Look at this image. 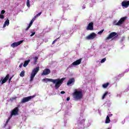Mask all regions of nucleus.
Wrapping results in <instances>:
<instances>
[{"instance_id": "33", "label": "nucleus", "mask_w": 129, "mask_h": 129, "mask_svg": "<svg viewBox=\"0 0 129 129\" xmlns=\"http://www.w3.org/2000/svg\"><path fill=\"white\" fill-rule=\"evenodd\" d=\"M5 13H6V11H5V10H2L1 11L2 15H4V14H5Z\"/></svg>"}, {"instance_id": "32", "label": "nucleus", "mask_w": 129, "mask_h": 129, "mask_svg": "<svg viewBox=\"0 0 129 129\" xmlns=\"http://www.w3.org/2000/svg\"><path fill=\"white\" fill-rule=\"evenodd\" d=\"M13 77H14V76H12L10 78L8 79H9V81H8L9 83H10L11 81L13 79Z\"/></svg>"}, {"instance_id": "2", "label": "nucleus", "mask_w": 129, "mask_h": 129, "mask_svg": "<svg viewBox=\"0 0 129 129\" xmlns=\"http://www.w3.org/2000/svg\"><path fill=\"white\" fill-rule=\"evenodd\" d=\"M73 98L75 100H80L83 97V94L82 91H78L77 89L74 90V92L73 93Z\"/></svg>"}, {"instance_id": "30", "label": "nucleus", "mask_w": 129, "mask_h": 129, "mask_svg": "<svg viewBox=\"0 0 129 129\" xmlns=\"http://www.w3.org/2000/svg\"><path fill=\"white\" fill-rule=\"evenodd\" d=\"M31 33H32L30 35V37H33V36H34L35 35V34H36L35 32H33V31H31Z\"/></svg>"}, {"instance_id": "5", "label": "nucleus", "mask_w": 129, "mask_h": 129, "mask_svg": "<svg viewBox=\"0 0 129 129\" xmlns=\"http://www.w3.org/2000/svg\"><path fill=\"white\" fill-rule=\"evenodd\" d=\"M126 20V17H124L121 18L119 21L117 22V21H115L113 22V24L115 26H121L123 23H124V21Z\"/></svg>"}, {"instance_id": "13", "label": "nucleus", "mask_w": 129, "mask_h": 129, "mask_svg": "<svg viewBox=\"0 0 129 129\" xmlns=\"http://www.w3.org/2000/svg\"><path fill=\"white\" fill-rule=\"evenodd\" d=\"M82 61V58H80L72 63V65L73 66H77V65H79L81 64V61Z\"/></svg>"}, {"instance_id": "14", "label": "nucleus", "mask_w": 129, "mask_h": 129, "mask_svg": "<svg viewBox=\"0 0 129 129\" xmlns=\"http://www.w3.org/2000/svg\"><path fill=\"white\" fill-rule=\"evenodd\" d=\"M9 78H10V75L8 74L5 78L2 80L1 84H4L6 83L8 80H9Z\"/></svg>"}, {"instance_id": "25", "label": "nucleus", "mask_w": 129, "mask_h": 129, "mask_svg": "<svg viewBox=\"0 0 129 129\" xmlns=\"http://www.w3.org/2000/svg\"><path fill=\"white\" fill-rule=\"evenodd\" d=\"M32 25H33V24L30 23V22L29 26L27 27V28H26V31H28V30H29V28H31V27L32 26Z\"/></svg>"}, {"instance_id": "37", "label": "nucleus", "mask_w": 129, "mask_h": 129, "mask_svg": "<svg viewBox=\"0 0 129 129\" xmlns=\"http://www.w3.org/2000/svg\"><path fill=\"white\" fill-rule=\"evenodd\" d=\"M61 94H65V91H62L60 92Z\"/></svg>"}, {"instance_id": "43", "label": "nucleus", "mask_w": 129, "mask_h": 129, "mask_svg": "<svg viewBox=\"0 0 129 129\" xmlns=\"http://www.w3.org/2000/svg\"><path fill=\"white\" fill-rule=\"evenodd\" d=\"M108 129H109V128H108Z\"/></svg>"}, {"instance_id": "29", "label": "nucleus", "mask_w": 129, "mask_h": 129, "mask_svg": "<svg viewBox=\"0 0 129 129\" xmlns=\"http://www.w3.org/2000/svg\"><path fill=\"white\" fill-rule=\"evenodd\" d=\"M104 31V29H103L101 31L98 32V34L99 35H101V34H102V33H103Z\"/></svg>"}, {"instance_id": "26", "label": "nucleus", "mask_w": 129, "mask_h": 129, "mask_svg": "<svg viewBox=\"0 0 129 129\" xmlns=\"http://www.w3.org/2000/svg\"><path fill=\"white\" fill-rule=\"evenodd\" d=\"M26 5H27V7H28V8H30V0H27V1Z\"/></svg>"}, {"instance_id": "11", "label": "nucleus", "mask_w": 129, "mask_h": 129, "mask_svg": "<svg viewBox=\"0 0 129 129\" xmlns=\"http://www.w3.org/2000/svg\"><path fill=\"white\" fill-rule=\"evenodd\" d=\"M121 6L123 7V8H128L129 6V1H123L121 3Z\"/></svg>"}, {"instance_id": "1", "label": "nucleus", "mask_w": 129, "mask_h": 129, "mask_svg": "<svg viewBox=\"0 0 129 129\" xmlns=\"http://www.w3.org/2000/svg\"><path fill=\"white\" fill-rule=\"evenodd\" d=\"M66 79V78H62L61 79H48V78H45L42 80V81H44V82H52L53 84L55 85V89H58L61 85H62V83H63V81Z\"/></svg>"}, {"instance_id": "10", "label": "nucleus", "mask_w": 129, "mask_h": 129, "mask_svg": "<svg viewBox=\"0 0 129 129\" xmlns=\"http://www.w3.org/2000/svg\"><path fill=\"white\" fill-rule=\"evenodd\" d=\"M50 73H51V70L49 69H45L41 73V75L46 76L50 74Z\"/></svg>"}, {"instance_id": "22", "label": "nucleus", "mask_w": 129, "mask_h": 129, "mask_svg": "<svg viewBox=\"0 0 129 129\" xmlns=\"http://www.w3.org/2000/svg\"><path fill=\"white\" fill-rule=\"evenodd\" d=\"M20 77H24L25 76V71H22L20 73Z\"/></svg>"}, {"instance_id": "7", "label": "nucleus", "mask_w": 129, "mask_h": 129, "mask_svg": "<svg viewBox=\"0 0 129 129\" xmlns=\"http://www.w3.org/2000/svg\"><path fill=\"white\" fill-rule=\"evenodd\" d=\"M19 110H20V109L19 108V107H16L14 108L11 111V116H13V115H18L19 114Z\"/></svg>"}, {"instance_id": "24", "label": "nucleus", "mask_w": 129, "mask_h": 129, "mask_svg": "<svg viewBox=\"0 0 129 129\" xmlns=\"http://www.w3.org/2000/svg\"><path fill=\"white\" fill-rule=\"evenodd\" d=\"M32 25H33V24L30 23V22L29 26L27 27V28H26V31H28V30H29V28H31V27L32 26Z\"/></svg>"}, {"instance_id": "12", "label": "nucleus", "mask_w": 129, "mask_h": 129, "mask_svg": "<svg viewBox=\"0 0 129 129\" xmlns=\"http://www.w3.org/2000/svg\"><path fill=\"white\" fill-rule=\"evenodd\" d=\"M88 31H93V22H90L87 27Z\"/></svg>"}, {"instance_id": "19", "label": "nucleus", "mask_w": 129, "mask_h": 129, "mask_svg": "<svg viewBox=\"0 0 129 129\" xmlns=\"http://www.w3.org/2000/svg\"><path fill=\"white\" fill-rule=\"evenodd\" d=\"M108 85H109V83H106L102 85V87L103 88H107Z\"/></svg>"}, {"instance_id": "17", "label": "nucleus", "mask_w": 129, "mask_h": 129, "mask_svg": "<svg viewBox=\"0 0 129 129\" xmlns=\"http://www.w3.org/2000/svg\"><path fill=\"white\" fill-rule=\"evenodd\" d=\"M30 61H31V60H30V59H28L27 60H25L24 61L23 67H27V66H28L29 63H30Z\"/></svg>"}, {"instance_id": "40", "label": "nucleus", "mask_w": 129, "mask_h": 129, "mask_svg": "<svg viewBox=\"0 0 129 129\" xmlns=\"http://www.w3.org/2000/svg\"><path fill=\"white\" fill-rule=\"evenodd\" d=\"M34 21L35 20H34V19H33L31 20V22H32V23H34Z\"/></svg>"}, {"instance_id": "42", "label": "nucleus", "mask_w": 129, "mask_h": 129, "mask_svg": "<svg viewBox=\"0 0 129 129\" xmlns=\"http://www.w3.org/2000/svg\"><path fill=\"white\" fill-rule=\"evenodd\" d=\"M1 81H2V80H1ZM1 81H0V82H1Z\"/></svg>"}, {"instance_id": "34", "label": "nucleus", "mask_w": 129, "mask_h": 129, "mask_svg": "<svg viewBox=\"0 0 129 129\" xmlns=\"http://www.w3.org/2000/svg\"><path fill=\"white\" fill-rule=\"evenodd\" d=\"M37 18H38V16H37V15H36L35 16H34L33 17V18L32 19L35 21L36 20V19H37Z\"/></svg>"}, {"instance_id": "4", "label": "nucleus", "mask_w": 129, "mask_h": 129, "mask_svg": "<svg viewBox=\"0 0 129 129\" xmlns=\"http://www.w3.org/2000/svg\"><path fill=\"white\" fill-rule=\"evenodd\" d=\"M39 68L36 67L33 69L31 75H30V82H32L34 80V78H35V76H36V74L39 72Z\"/></svg>"}, {"instance_id": "38", "label": "nucleus", "mask_w": 129, "mask_h": 129, "mask_svg": "<svg viewBox=\"0 0 129 129\" xmlns=\"http://www.w3.org/2000/svg\"><path fill=\"white\" fill-rule=\"evenodd\" d=\"M67 100L68 101H69V100H70V97H68V98H67Z\"/></svg>"}, {"instance_id": "41", "label": "nucleus", "mask_w": 129, "mask_h": 129, "mask_svg": "<svg viewBox=\"0 0 129 129\" xmlns=\"http://www.w3.org/2000/svg\"><path fill=\"white\" fill-rule=\"evenodd\" d=\"M30 23H31V24H33V22H31V21H30Z\"/></svg>"}, {"instance_id": "8", "label": "nucleus", "mask_w": 129, "mask_h": 129, "mask_svg": "<svg viewBox=\"0 0 129 129\" xmlns=\"http://www.w3.org/2000/svg\"><path fill=\"white\" fill-rule=\"evenodd\" d=\"M23 42H24V40H20L17 42H14L11 45V46L12 47V48H16V47H18V46L21 45Z\"/></svg>"}, {"instance_id": "27", "label": "nucleus", "mask_w": 129, "mask_h": 129, "mask_svg": "<svg viewBox=\"0 0 129 129\" xmlns=\"http://www.w3.org/2000/svg\"><path fill=\"white\" fill-rule=\"evenodd\" d=\"M60 39V37H58L57 38H56L55 40H54L53 42H52V44L53 45V44H55V43H56V42H57V40L58 39Z\"/></svg>"}, {"instance_id": "31", "label": "nucleus", "mask_w": 129, "mask_h": 129, "mask_svg": "<svg viewBox=\"0 0 129 129\" xmlns=\"http://www.w3.org/2000/svg\"><path fill=\"white\" fill-rule=\"evenodd\" d=\"M0 19L4 20V19H5V16L3 15H0Z\"/></svg>"}, {"instance_id": "3", "label": "nucleus", "mask_w": 129, "mask_h": 129, "mask_svg": "<svg viewBox=\"0 0 129 129\" xmlns=\"http://www.w3.org/2000/svg\"><path fill=\"white\" fill-rule=\"evenodd\" d=\"M117 37H118V35H117V33L113 32L110 33L108 36L105 38V41H107V40H115V39H117Z\"/></svg>"}, {"instance_id": "28", "label": "nucleus", "mask_w": 129, "mask_h": 129, "mask_svg": "<svg viewBox=\"0 0 129 129\" xmlns=\"http://www.w3.org/2000/svg\"><path fill=\"white\" fill-rule=\"evenodd\" d=\"M106 61V58H104L101 60V63H104Z\"/></svg>"}, {"instance_id": "16", "label": "nucleus", "mask_w": 129, "mask_h": 129, "mask_svg": "<svg viewBox=\"0 0 129 129\" xmlns=\"http://www.w3.org/2000/svg\"><path fill=\"white\" fill-rule=\"evenodd\" d=\"M10 25V20H9V19H8L5 22V23L4 24V28H5V27H6L7 26H9Z\"/></svg>"}, {"instance_id": "21", "label": "nucleus", "mask_w": 129, "mask_h": 129, "mask_svg": "<svg viewBox=\"0 0 129 129\" xmlns=\"http://www.w3.org/2000/svg\"><path fill=\"white\" fill-rule=\"evenodd\" d=\"M33 58L34 60V64L36 65V64H37V62H38V57L37 56H35Z\"/></svg>"}, {"instance_id": "6", "label": "nucleus", "mask_w": 129, "mask_h": 129, "mask_svg": "<svg viewBox=\"0 0 129 129\" xmlns=\"http://www.w3.org/2000/svg\"><path fill=\"white\" fill-rule=\"evenodd\" d=\"M36 95L30 96L28 97L23 98L21 100V103H25V102H28V101H30L31 99H33L34 97H35Z\"/></svg>"}, {"instance_id": "15", "label": "nucleus", "mask_w": 129, "mask_h": 129, "mask_svg": "<svg viewBox=\"0 0 129 129\" xmlns=\"http://www.w3.org/2000/svg\"><path fill=\"white\" fill-rule=\"evenodd\" d=\"M74 82H75V79L74 78H72L68 81L67 85H70L71 84H72V83H74Z\"/></svg>"}, {"instance_id": "35", "label": "nucleus", "mask_w": 129, "mask_h": 129, "mask_svg": "<svg viewBox=\"0 0 129 129\" xmlns=\"http://www.w3.org/2000/svg\"><path fill=\"white\" fill-rule=\"evenodd\" d=\"M41 14L42 12H40L39 13L36 15V17H39V16H41Z\"/></svg>"}, {"instance_id": "23", "label": "nucleus", "mask_w": 129, "mask_h": 129, "mask_svg": "<svg viewBox=\"0 0 129 129\" xmlns=\"http://www.w3.org/2000/svg\"><path fill=\"white\" fill-rule=\"evenodd\" d=\"M10 120H11V117H9L7 120L6 121V123L5 124V125H4L5 127L7 126L8 123H9V121H10Z\"/></svg>"}, {"instance_id": "20", "label": "nucleus", "mask_w": 129, "mask_h": 129, "mask_svg": "<svg viewBox=\"0 0 129 129\" xmlns=\"http://www.w3.org/2000/svg\"><path fill=\"white\" fill-rule=\"evenodd\" d=\"M107 94H108V92L107 91L105 92L102 97V99H104L106 97V95H107Z\"/></svg>"}, {"instance_id": "36", "label": "nucleus", "mask_w": 129, "mask_h": 129, "mask_svg": "<svg viewBox=\"0 0 129 129\" xmlns=\"http://www.w3.org/2000/svg\"><path fill=\"white\" fill-rule=\"evenodd\" d=\"M22 67H23V63H21L19 65V68H22Z\"/></svg>"}, {"instance_id": "39", "label": "nucleus", "mask_w": 129, "mask_h": 129, "mask_svg": "<svg viewBox=\"0 0 129 129\" xmlns=\"http://www.w3.org/2000/svg\"><path fill=\"white\" fill-rule=\"evenodd\" d=\"M34 21L35 20H34V19H33L31 20V22H32V23H34Z\"/></svg>"}, {"instance_id": "9", "label": "nucleus", "mask_w": 129, "mask_h": 129, "mask_svg": "<svg viewBox=\"0 0 129 129\" xmlns=\"http://www.w3.org/2000/svg\"><path fill=\"white\" fill-rule=\"evenodd\" d=\"M96 37V34L94 33H92L86 37V40H93L94 38Z\"/></svg>"}, {"instance_id": "18", "label": "nucleus", "mask_w": 129, "mask_h": 129, "mask_svg": "<svg viewBox=\"0 0 129 129\" xmlns=\"http://www.w3.org/2000/svg\"><path fill=\"white\" fill-rule=\"evenodd\" d=\"M110 122V118H109V116L107 115L106 117L105 123H109Z\"/></svg>"}]
</instances>
